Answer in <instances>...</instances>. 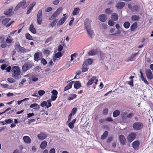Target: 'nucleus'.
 <instances>
[{
    "label": "nucleus",
    "instance_id": "f257e3e1",
    "mask_svg": "<svg viewBox=\"0 0 153 153\" xmlns=\"http://www.w3.org/2000/svg\"><path fill=\"white\" fill-rule=\"evenodd\" d=\"M91 21L89 19H86L84 22L85 27L87 31L88 35L90 37L92 38L94 35L93 30L91 29Z\"/></svg>",
    "mask_w": 153,
    "mask_h": 153
},
{
    "label": "nucleus",
    "instance_id": "f03ea898",
    "mask_svg": "<svg viewBox=\"0 0 153 153\" xmlns=\"http://www.w3.org/2000/svg\"><path fill=\"white\" fill-rule=\"evenodd\" d=\"M128 110L126 111L122 112L121 114V116L123 120L124 121H125L127 118H130L131 117L134 115L132 113H129L128 114L127 112L129 111Z\"/></svg>",
    "mask_w": 153,
    "mask_h": 153
},
{
    "label": "nucleus",
    "instance_id": "7ed1b4c3",
    "mask_svg": "<svg viewBox=\"0 0 153 153\" xmlns=\"http://www.w3.org/2000/svg\"><path fill=\"white\" fill-rule=\"evenodd\" d=\"M12 76L15 78H17L20 74L21 71L17 66H14L12 69Z\"/></svg>",
    "mask_w": 153,
    "mask_h": 153
},
{
    "label": "nucleus",
    "instance_id": "20e7f679",
    "mask_svg": "<svg viewBox=\"0 0 153 153\" xmlns=\"http://www.w3.org/2000/svg\"><path fill=\"white\" fill-rule=\"evenodd\" d=\"M36 21L37 24L41 25L42 22V9H40L38 11L36 16Z\"/></svg>",
    "mask_w": 153,
    "mask_h": 153
},
{
    "label": "nucleus",
    "instance_id": "39448f33",
    "mask_svg": "<svg viewBox=\"0 0 153 153\" xmlns=\"http://www.w3.org/2000/svg\"><path fill=\"white\" fill-rule=\"evenodd\" d=\"M62 7H60L58 8L56 11L51 16V17L48 19L49 20H53L56 19L62 11Z\"/></svg>",
    "mask_w": 153,
    "mask_h": 153
},
{
    "label": "nucleus",
    "instance_id": "423d86ee",
    "mask_svg": "<svg viewBox=\"0 0 153 153\" xmlns=\"http://www.w3.org/2000/svg\"><path fill=\"white\" fill-rule=\"evenodd\" d=\"M143 124L140 122H136L134 123L133 125L134 129L136 130L141 129L143 127Z\"/></svg>",
    "mask_w": 153,
    "mask_h": 153
},
{
    "label": "nucleus",
    "instance_id": "0eeeda50",
    "mask_svg": "<svg viewBox=\"0 0 153 153\" xmlns=\"http://www.w3.org/2000/svg\"><path fill=\"white\" fill-rule=\"evenodd\" d=\"M26 3V1L25 0H23L21 1L17 5L16 7L14 9V10L15 11H16L21 7H22L23 8H25L27 7V6H25V4Z\"/></svg>",
    "mask_w": 153,
    "mask_h": 153
},
{
    "label": "nucleus",
    "instance_id": "6e6552de",
    "mask_svg": "<svg viewBox=\"0 0 153 153\" xmlns=\"http://www.w3.org/2000/svg\"><path fill=\"white\" fill-rule=\"evenodd\" d=\"M136 136L137 134L135 133H131L127 137L128 141L129 143L131 142L136 138Z\"/></svg>",
    "mask_w": 153,
    "mask_h": 153
},
{
    "label": "nucleus",
    "instance_id": "1a4fd4ad",
    "mask_svg": "<svg viewBox=\"0 0 153 153\" xmlns=\"http://www.w3.org/2000/svg\"><path fill=\"white\" fill-rule=\"evenodd\" d=\"M15 49L18 52L20 53H24L26 52V49L25 48L20 46L18 44H16L15 45Z\"/></svg>",
    "mask_w": 153,
    "mask_h": 153
},
{
    "label": "nucleus",
    "instance_id": "9d476101",
    "mask_svg": "<svg viewBox=\"0 0 153 153\" xmlns=\"http://www.w3.org/2000/svg\"><path fill=\"white\" fill-rule=\"evenodd\" d=\"M32 67V65L30 63L26 62L25 63L22 67V69L23 71H26L28 69L31 68Z\"/></svg>",
    "mask_w": 153,
    "mask_h": 153
},
{
    "label": "nucleus",
    "instance_id": "9b49d317",
    "mask_svg": "<svg viewBox=\"0 0 153 153\" xmlns=\"http://www.w3.org/2000/svg\"><path fill=\"white\" fill-rule=\"evenodd\" d=\"M4 18L5 16H1L0 17V20L2 19L1 22L2 24L5 26L7 25V23L11 19L9 18Z\"/></svg>",
    "mask_w": 153,
    "mask_h": 153
},
{
    "label": "nucleus",
    "instance_id": "f8f14e48",
    "mask_svg": "<svg viewBox=\"0 0 153 153\" xmlns=\"http://www.w3.org/2000/svg\"><path fill=\"white\" fill-rule=\"evenodd\" d=\"M146 74L147 78L151 79L153 78V76L151 71L149 69H147L146 71Z\"/></svg>",
    "mask_w": 153,
    "mask_h": 153
},
{
    "label": "nucleus",
    "instance_id": "ddd939ff",
    "mask_svg": "<svg viewBox=\"0 0 153 153\" xmlns=\"http://www.w3.org/2000/svg\"><path fill=\"white\" fill-rule=\"evenodd\" d=\"M119 139L120 143L124 145L126 144V139L124 135L121 134L119 136Z\"/></svg>",
    "mask_w": 153,
    "mask_h": 153
},
{
    "label": "nucleus",
    "instance_id": "4468645a",
    "mask_svg": "<svg viewBox=\"0 0 153 153\" xmlns=\"http://www.w3.org/2000/svg\"><path fill=\"white\" fill-rule=\"evenodd\" d=\"M42 55V53L41 52H37L35 53L34 55V59L35 61L38 62L40 59V56Z\"/></svg>",
    "mask_w": 153,
    "mask_h": 153
},
{
    "label": "nucleus",
    "instance_id": "2eb2a0df",
    "mask_svg": "<svg viewBox=\"0 0 153 153\" xmlns=\"http://www.w3.org/2000/svg\"><path fill=\"white\" fill-rule=\"evenodd\" d=\"M107 19V16L105 14H102L99 16V19L101 22H105Z\"/></svg>",
    "mask_w": 153,
    "mask_h": 153
},
{
    "label": "nucleus",
    "instance_id": "dca6fc26",
    "mask_svg": "<svg viewBox=\"0 0 153 153\" xmlns=\"http://www.w3.org/2000/svg\"><path fill=\"white\" fill-rule=\"evenodd\" d=\"M88 67L86 62H83L82 67V72H85L88 71Z\"/></svg>",
    "mask_w": 153,
    "mask_h": 153
},
{
    "label": "nucleus",
    "instance_id": "f3484780",
    "mask_svg": "<svg viewBox=\"0 0 153 153\" xmlns=\"http://www.w3.org/2000/svg\"><path fill=\"white\" fill-rule=\"evenodd\" d=\"M68 16H65L60 19L57 24V25L60 26L62 25L66 20Z\"/></svg>",
    "mask_w": 153,
    "mask_h": 153
},
{
    "label": "nucleus",
    "instance_id": "a211bd4d",
    "mask_svg": "<svg viewBox=\"0 0 153 153\" xmlns=\"http://www.w3.org/2000/svg\"><path fill=\"white\" fill-rule=\"evenodd\" d=\"M98 52L99 50L97 49H92L88 52V54L90 56H94L96 55Z\"/></svg>",
    "mask_w": 153,
    "mask_h": 153
},
{
    "label": "nucleus",
    "instance_id": "6ab92c4d",
    "mask_svg": "<svg viewBox=\"0 0 153 153\" xmlns=\"http://www.w3.org/2000/svg\"><path fill=\"white\" fill-rule=\"evenodd\" d=\"M47 137V135L43 133H41L37 135L38 138L40 140H44Z\"/></svg>",
    "mask_w": 153,
    "mask_h": 153
},
{
    "label": "nucleus",
    "instance_id": "aec40b11",
    "mask_svg": "<svg viewBox=\"0 0 153 153\" xmlns=\"http://www.w3.org/2000/svg\"><path fill=\"white\" fill-rule=\"evenodd\" d=\"M140 144L139 141L138 140H136L132 143V146L134 149H136L138 147Z\"/></svg>",
    "mask_w": 153,
    "mask_h": 153
},
{
    "label": "nucleus",
    "instance_id": "412c9836",
    "mask_svg": "<svg viewBox=\"0 0 153 153\" xmlns=\"http://www.w3.org/2000/svg\"><path fill=\"white\" fill-rule=\"evenodd\" d=\"M23 140L24 142L27 144H29L31 142V139L28 136H24L23 137Z\"/></svg>",
    "mask_w": 153,
    "mask_h": 153
},
{
    "label": "nucleus",
    "instance_id": "4be33fe9",
    "mask_svg": "<svg viewBox=\"0 0 153 153\" xmlns=\"http://www.w3.org/2000/svg\"><path fill=\"white\" fill-rule=\"evenodd\" d=\"M74 87L75 89H79L81 86V83L79 81H74Z\"/></svg>",
    "mask_w": 153,
    "mask_h": 153
},
{
    "label": "nucleus",
    "instance_id": "5701e85b",
    "mask_svg": "<svg viewBox=\"0 0 153 153\" xmlns=\"http://www.w3.org/2000/svg\"><path fill=\"white\" fill-rule=\"evenodd\" d=\"M125 5V3L123 2L118 3L116 5V7L119 9H122Z\"/></svg>",
    "mask_w": 153,
    "mask_h": 153
},
{
    "label": "nucleus",
    "instance_id": "b1692460",
    "mask_svg": "<svg viewBox=\"0 0 153 153\" xmlns=\"http://www.w3.org/2000/svg\"><path fill=\"white\" fill-rule=\"evenodd\" d=\"M30 108H33L34 109L36 110H39L40 108V106L39 105H38L37 103H33L31 104L30 106Z\"/></svg>",
    "mask_w": 153,
    "mask_h": 153
},
{
    "label": "nucleus",
    "instance_id": "393cba45",
    "mask_svg": "<svg viewBox=\"0 0 153 153\" xmlns=\"http://www.w3.org/2000/svg\"><path fill=\"white\" fill-rule=\"evenodd\" d=\"M13 10V7L9 9L8 10H6L4 11V14L7 16H10L12 14H11L12 13Z\"/></svg>",
    "mask_w": 153,
    "mask_h": 153
},
{
    "label": "nucleus",
    "instance_id": "a878e982",
    "mask_svg": "<svg viewBox=\"0 0 153 153\" xmlns=\"http://www.w3.org/2000/svg\"><path fill=\"white\" fill-rule=\"evenodd\" d=\"M111 18L113 20L116 21L118 19V16L117 13H114L111 14Z\"/></svg>",
    "mask_w": 153,
    "mask_h": 153
},
{
    "label": "nucleus",
    "instance_id": "bb28decb",
    "mask_svg": "<svg viewBox=\"0 0 153 153\" xmlns=\"http://www.w3.org/2000/svg\"><path fill=\"white\" fill-rule=\"evenodd\" d=\"M137 27V23L135 22L131 26L130 29L131 31H134Z\"/></svg>",
    "mask_w": 153,
    "mask_h": 153
},
{
    "label": "nucleus",
    "instance_id": "cd10ccee",
    "mask_svg": "<svg viewBox=\"0 0 153 153\" xmlns=\"http://www.w3.org/2000/svg\"><path fill=\"white\" fill-rule=\"evenodd\" d=\"M38 75H37L33 74L31 76L30 79H32L33 81L36 82L38 80Z\"/></svg>",
    "mask_w": 153,
    "mask_h": 153
},
{
    "label": "nucleus",
    "instance_id": "c85d7f7f",
    "mask_svg": "<svg viewBox=\"0 0 153 153\" xmlns=\"http://www.w3.org/2000/svg\"><path fill=\"white\" fill-rule=\"evenodd\" d=\"M74 82V81H73L70 82L65 87L64 91H65L67 90L70 88L72 87V84Z\"/></svg>",
    "mask_w": 153,
    "mask_h": 153
},
{
    "label": "nucleus",
    "instance_id": "c756f323",
    "mask_svg": "<svg viewBox=\"0 0 153 153\" xmlns=\"http://www.w3.org/2000/svg\"><path fill=\"white\" fill-rule=\"evenodd\" d=\"M80 11V9L78 7L75 8L72 12V14L73 15H76L78 14Z\"/></svg>",
    "mask_w": 153,
    "mask_h": 153
},
{
    "label": "nucleus",
    "instance_id": "7c9ffc66",
    "mask_svg": "<svg viewBox=\"0 0 153 153\" xmlns=\"http://www.w3.org/2000/svg\"><path fill=\"white\" fill-rule=\"evenodd\" d=\"M137 53L133 54H132L131 56L129 57L128 59L126 60V61L128 62L129 61H132L134 60V58L135 57L137 54Z\"/></svg>",
    "mask_w": 153,
    "mask_h": 153
},
{
    "label": "nucleus",
    "instance_id": "2f4dec72",
    "mask_svg": "<svg viewBox=\"0 0 153 153\" xmlns=\"http://www.w3.org/2000/svg\"><path fill=\"white\" fill-rule=\"evenodd\" d=\"M96 79V77L93 76L88 82L87 83V85H91L93 82Z\"/></svg>",
    "mask_w": 153,
    "mask_h": 153
},
{
    "label": "nucleus",
    "instance_id": "473e14b6",
    "mask_svg": "<svg viewBox=\"0 0 153 153\" xmlns=\"http://www.w3.org/2000/svg\"><path fill=\"white\" fill-rule=\"evenodd\" d=\"M99 52H100V55L101 59L102 60H103L105 58V54L100 50H99Z\"/></svg>",
    "mask_w": 153,
    "mask_h": 153
},
{
    "label": "nucleus",
    "instance_id": "72a5a7b5",
    "mask_svg": "<svg viewBox=\"0 0 153 153\" xmlns=\"http://www.w3.org/2000/svg\"><path fill=\"white\" fill-rule=\"evenodd\" d=\"M47 145V143L46 141H42L40 144V148L42 149H44L46 147Z\"/></svg>",
    "mask_w": 153,
    "mask_h": 153
},
{
    "label": "nucleus",
    "instance_id": "f704fd0d",
    "mask_svg": "<svg viewBox=\"0 0 153 153\" xmlns=\"http://www.w3.org/2000/svg\"><path fill=\"white\" fill-rule=\"evenodd\" d=\"M30 30L31 32L33 34H35L36 33V31L34 28V26L33 24H32L30 26Z\"/></svg>",
    "mask_w": 153,
    "mask_h": 153
},
{
    "label": "nucleus",
    "instance_id": "c9c22d12",
    "mask_svg": "<svg viewBox=\"0 0 153 153\" xmlns=\"http://www.w3.org/2000/svg\"><path fill=\"white\" fill-rule=\"evenodd\" d=\"M108 134V132L107 131H105L103 134L101 136V139L102 140H104L106 138Z\"/></svg>",
    "mask_w": 153,
    "mask_h": 153
},
{
    "label": "nucleus",
    "instance_id": "e433bc0d",
    "mask_svg": "<svg viewBox=\"0 0 153 153\" xmlns=\"http://www.w3.org/2000/svg\"><path fill=\"white\" fill-rule=\"evenodd\" d=\"M93 62V60L91 59H87L84 62H86V64L88 65H91V64Z\"/></svg>",
    "mask_w": 153,
    "mask_h": 153
},
{
    "label": "nucleus",
    "instance_id": "4c0bfd02",
    "mask_svg": "<svg viewBox=\"0 0 153 153\" xmlns=\"http://www.w3.org/2000/svg\"><path fill=\"white\" fill-rule=\"evenodd\" d=\"M120 112L119 110H116L114 111L113 113V115L114 117H117L120 114Z\"/></svg>",
    "mask_w": 153,
    "mask_h": 153
},
{
    "label": "nucleus",
    "instance_id": "58836bf2",
    "mask_svg": "<svg viewBox=\"0 0 153 153\" xmlns=\"http://www.w3.org/2000/svg\"><path fill=\"white\" fill-rule=\"evenodd\" d=\"M140 19L139 17L137 15L132 16L131 17V20L133 21H137Z\"/></svg>",
    "mask_w": 153,
    "mask_h": 153
},
{
    "label": "nucleus",
    "instance_id": "ea45409f",
    "mask_svg": "<svg viewBox=\"0 0 153 153\" xmlns=\"http://www.w3.org/2000/svg\"><path fill=\"white\" fill-rule=\"evenodd\" d=\"M123 26L126 29H128L130 26V23L128 22H126L123 24Z\"/></svg>",
    "mask_w": 153,
    "mask_h": 153
},
{
    "label": "nucleus",
    "instance_id": "a19ab883",
    "mask_svg": "<svg viewBox=\"0 0 153 153\" xmlns=\"http://www.w3.org/2000/svg\"><path fill=\"white\" fill-rule=\"evenodd\" d=\"M58 19H55L50 24V26L51 27H54L57 23Z\"/></svg>",
    "mask_w": 153,
    "mask_h": 153
},
{
    "label": "nucleus",
    "instance_id": "79ce46f5",
    "mask_svg": "<svg viewBox=\"0 0 153 153\" xmlns=\"http://www.w3.org/2000/svg\"><path fill=\"white\" fill-rule=\"evenodd\" d=\"M139 9V7L137 6H133L131 9V11L132 12H136Z\"/></svg>",
    "mask_w": 153,
    "mask_h": 153
},
{
    "label": "nucleus",
    "instance_id": "37998d69",
    "mask_svg": "<svg viewBox=\"0 0 153 153\" xmlns=\"http://www.w3.org/2000/svg\"><path fill=\"white\" fill-rule=\"evenodd\" d=\"M76 111L77 108H74L72 109L71 112L70 114L74 115L76 114Z\"/></svg>",
    "mask_w": 153,
    "mask_h": 153
},
{
    "label": "nucleus",
    "instance_id": "c03bdc74",
    "mask_svg": "<svg viewBox=\"0 0 153 153\" xmlns=\"http://www.w3.org/2000/svg\"><path fill=\"white\" fill-rule=\"evenodd\" d=\"M77 95L75 94H72L71 95V97L68 98V100H72L76 97Z\"/></svg>",
    "mask_w": 153,
    "mask_h": 153
},
{
    "label": "nucleus",
    "instance_id": "a18cd8bd",
    "mask_svg": "<svg viewBox=\"0 0 153 153\" xmlns=\"http://www.w3.org/2000/svg\"><path fill=\"white\" fill-rule=\"evenodd\" d=\"M26 38L29 40H31L32 39V36L28 33H26L25 34Z\"/></svg>",
    "mask_w": 153,
    "mask_h": 153
},
{
    "label": "nucleus",
    "instance_id": "49530a36",
    "mask_svg": "<svg viewBox=\"0 0 153 153\" xmlns=\"http://www.w3.org/2000/svg\"><path fill=\"white\" fill-rule=\"evenodd\" d=\"M62 54L61 52H58L56 53L55 55V57L56 58H58L62 56Z\"/></svg>",
    "mask_w": 153,
    "mask_h": 153
},
{
    "label": "nucleus",
    "instance_id": "de8ad7c7",
    "mask_svg": "<svg viewBox=\"0 0 153 153\" xmlns=\"http://www.w3.org/2000/svg\"><path fill=\"white\" fill-rule=\"evenodd\" d=\"M45 91L44 90H39L38 92V94L40 96H42L45 93Z\"/></svg>",
    "mask_w": 153,
    "mask_h": 153
},
{
    "label": "nucleus",
    "instance_id": "09e8293b",
    "mask_svg": "<svg viewBox=\"0 0 153 153\" xmlns=\"http://www.w3.org/2000/svg\"><path fill=\"white\" fill-rule=\"evenodd\" d=\"M8 81L11 83H13L15 82L14 79L12 78H9L7 79Z\"/></svg>",
    "mask_w": 153,
    "mask_h": 153
},
{
    "label": "nucleus",
    "instance_id": "8fccbe9b",
    "mask_svg": "<svg viewBox=\"0 0 153 153\" xmlns=\"http://www.w3.org/2000/svg\"><path fill=\"white\" fill-rule=\"evenodd\" d=\"M53 37L51 36L48 39H47L45 41V43H47L49 42H51L52 40L53 39Z\"/></svg>",
    "mask_w": 153,
    "mask_h": 153
},
{
    "label": "nucleus",
    "instance_id": "3c124183",
    "mask_svg": "<svg viewBox=\"0 0 153 153\" xmlns=\"http://www.w3.org/2000/svg\"><path fill=\"white\" fill-rule=\"evenodd\" d=\"M51 93L52 94V95H55L56 96H57L58 92L56 90H53L52 91Z\"/></svg>",
    "mask_w": 153,
    "mask_h": 153
},
{
    "label": "nucleus",
    "instance_id": "603ef678",
    "mask_svg": "<svg viewBox=\"0 0 153 153\" xmlns=\"http://www.w3.org/2000/svg\"><path fill=\"white\" fill-rule=\"evenodd\" d=\"M113 138V137L112 136L109 137L107 139V142L108 143L111 142Z\"/></svg>",
    "mask_w": 153,
    "mask_h": 153
},
{
    "label": "nucleus",
    "instance_id": "864d4df0",
    "mask_svg": "<svg viewBox=\"0 0 153 153\" xmlns=\"http://www.w3.org/2000/svg\"><path fill=\"white\" fill-rule=\"evenodd\" d=\"M105 13L107 14H110L112 13V11L110 8H107L105 10Z\"/></svg>",
    "mask_w": 153,
    "mask_h": 153
},
{
    "label": "nucleus",
    "instance_id": "5fc2aeb1",
    "mask_svg": "<svg viewBox=\"0 0 153 153\" xmlns=\"http://www.w3.org/2000/svg\"><path fill=\"white\" fill-rule=\"evenodd\" d=\"M47 102H46L45 101L43 102H42L40 104L41 106L42 107H44V106H47Z\"/></svg>",
    "mask_w": 153,
    "mask_h": 153
},
{
    "label": "nucleus",
    "instance_id": "6e6d98bb",
    "mask_svg": "<svg viewBox=\"0 0 153 153\" xmlns=\"http://www.w3.org/2000/svg\"><path fill=\"white\" fill-rule=\"evenodd\" d=\"M102 113L104 115H107L108 113V109L107 108H105L103 110Z\"/></svg>",
    "mask_w": 153,
    "mask_h": 153
},
{
    "label": "nucleus",
    "instance_id": "4d7b16f0",
    "mask_svg": "<svg viewBox=\"0 0 153 153\" xmlns=\"http://www.w3.org/2000/svg\"><path fill=\"white\" fill-rule=\"evenodd\" d=\"M41 62L42 64L43 65H45L47 64V62L45 60V59L44 58H42L41 59Z\"/></svg>",
    "mask_w": 153,
    "mask_h": 153
},
{
    "label": "nucleus",
    "instance_id": "13d9d810",
    "mask_svg": "<svg viewBox=\"0 0 153 153\" xmlns=\"http://www.w3.org/2000/svg\"><path fill=\"white\" fill-rule=\"evenodd\" d=\"M43 52L44 54H49L50 53V51L48 49H45Z\"/></svg>",
    "mask_w": 153,
    "mask_h": 153
},
{
    "label": "nucleus",
    "instance_id": "bf43d9fd",
    "mask_svg": "<svg viewBox=\"0 0 153 153\" xmlns=\"http://www.w3.org/2000/svg\"><path fill=\"white\" fill-rule=\"evenodd\" d=\"M108 24L111 26H112L114 25V22L113 21L110 20L108 22Z\"/></svg>",
    "mask_w": 153,
    "mask_h": 153
},
{
    "label": "nucleus",
    "instance_id": "052dcab7",
    "mask_svg": "<svg viewBox=\"0 0 153 153\" xmlns=\"http://www.w3.org/2000/svg\"><path fill=\"white\" fill-rule=\"evenodd\" d=\"M36 4V2H33L29 5V7L33 9V7Z\"/></svg>",
    "mask_w": 153,
    "mask_h": 153
},
{
    "label": "nucleus",
    "instance_id": "680f3d73",
    "mask_svg": "<svg viewBox=\"0 0 153 153\" xmlns=\"http://www.w3.org/2000/svg\"><path fill=\"white\" fill-rule=\"evenodd\" d=\"M6 124L13 123V120L11 119H6L5 120Z\"/></svg>",
    "mask_w": 153,
    "mask_h": 153
},
{
    "label": "nucleus",
    "instance_id": "e2e57ef3",
    "mask_svg": "<svg viewBox=\"0 0 153 153\" xmlns=\"http://www.w3.org/2000/svg\"><path fill=\"white\" fill-rule=\"evenodd\" d=\"M48 103V105L47 106V108H48L49 107H50L51 106V100H48L47 101Z\"/></svg>",
    "mask_w": 153,
    "mask_h": 153
},
{
    "label": "nucleus",
    "instance_id": "0e129e2a",
    "mask_svg": "<svg viewBox=\"0 0 153 153\" xmlns=\"http://www.w3.org/2000/svg\"><path fill=\"white\" fill-rule=\"evenodd\" d=\"M7 66V65L6 64H3L1 65V68L2 70H4L5 69Z\"/></svg>",
    "mask_w": 153,
    "mask_h": 153
},
{
    "label": "nucleus",
    "instance_id": "69168bd1",
    "mask_svg": "<svg viewBox=\"0 0 153 153\" xmlns=\"http://www.w3.org/2000/svg\"><path fill=\"white\" fill-rule=\"evenodd\" d=\"M68 126L71 129L73 128L74 127V124L71 122H70L68 124Z\"/></svg>",
    "mask_w": 153,
    "mask_h": 153
},
{
    "label": "nucleus",
    "instance_id": "338daca9",
    "mask_svg": "<svg viewBox=\"0 0 153 153\" xmlns=\"http://www.w3.org/2000/svg\"><path fill=\"white\" fill-rule=\"evenodd\" d=\"M76 53H75L72 54L71 56V61H73L74 59V57H76Z\"/></svg>",
    "mask_w": 153,
    "mask_h": 153
},
{
    "label": "nucleus",
    "instance_id": "774afa93",
    "mask_svg": "<svg viewBox=\"0 0 153 153\" xmlns=\"http://www.w3.org/2000/svg\"><path fill=\"white\" fill-rule=\"evenodd\" d=\"M57 96H56L55 95H52L51 96V99L52 101H54L57 98Z\"/></svg>",
    "mask_w": 153,
    "mask_h": 153
}]
</instances>
